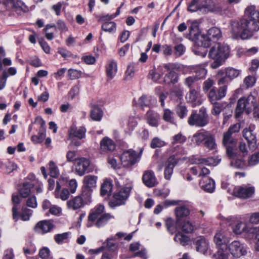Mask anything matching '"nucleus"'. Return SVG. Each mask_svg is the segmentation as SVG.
Wrapping results in <instances>:
<instances>
[{
    "label": "nucleus",
    "instance_id": "f257e3e1",
    "mask_svg": "<svg viewBox=\"0 0 259 259\" xmlns=\"http://www.w3.org/2000/svg\"><path fill=\"white\" fill-rule=\"evenodd\" d=\"M259 30V26L252 18H248L244 12V18L240 22H233L230 27V31L234 38L240 36L242 39H245L250 37L254 32Z\"/></svg>",
    "mask_w": 259,
    "mask_h": 259
},
{
    "label": "nucleus",
    "instance_id": "f03ea898",
    "mask_svg": "<svg viewBox=\"0 0 259 259\" xmlns=\"http://www.w3.org/2000/svg\"><path fill=\"white\" fill-rule=\"evenodd\" d=\"M257 93L256 91H253L247 97L240 98L237 103V106L235 111V116L236 118L241 116L244 112L247 114H249L252 111L254 110V117L259 120V112L257 109Z\"/></svg>",
    "mask_w": 259,
    "mask_h": 259
},
{
    "label": "nucleus",
    "instance_id": "7ed1b4c3",
    "mask_svg": "<svg viewBox=\"0 0 259 259\" xmlns=\"http://www.w3.org/2000/svg\"><path fill=\"white\" fill-rule=\"evenodd\" d=\"M229 47L228 46L215 44L211 48L208 57L214 61L211 63V67L215 69L223 64V62L229 57Z\"/></svg>",
    "mask_w": 259,
    "mask_h": 259
},
{
    "label": "nucleus",
    "instance_id": "20e7f679",
    "mask_svg": "<svg viewBox=\"0 0 259 259\" xmlns=\"http://www.w3.org/2000/svg\"><path fill=\"white\" fill-rule=\"evenodd\" d=\"M92 202L91 193L89 191L82 190L81 193L73 197L67 201L66 205L68 209L71 210H78L84 205Z\"/></svg>",
    "mask_w": 259,
    "mask_h": 259
},
{
    "label": "nucleus",
    "instance_id": "39448f33",
    "mask_svg": "<svg viewBox=\"0 0 259 259\" xmlns=\"http://www.w3.org/2000/svg\"><path fill=\"white\" fill-rule=\"evenodd\" d=\"M190 162L191 164L199 165V177H206L205 176L210 173V170L203 165L209 166H215L219 163V161L212 157L207 158H201L196 156H192L190 158Z\"/></svg>",
    "mask_w": 259,
    "mask_h": 259
},
{
    "label": "nucleus",
    "instance_id": "423d86ee",
    "mask_svg": "<svg viewBox=\"0 0 259 259\" xmlns=\"http://www.w3.org/2000/svg\"><path fill=\"white\" fill-rule=\"evenodd\" d=\"M208 122V116L206 113V109L204 107H201L198 112L193 111L188 120L189 125L197 127H203Z\"/></svg>",
    "mask_w": 259,
    "mask_h": 259
},
{
    "label": "nucleus",
    "instance_id": "0eeeda50",
    "mask_svg": "<svg viewBox=\"0 0 259 259\" xmlns=\"http://www.w3.org/2000/svg\"><path fill=\"white\" fill-rule=\"evenodd\" d=\"M221 30L215 27H213L207 31L206 35L201 36L202 46L204 48H207L210 46V42H217L222 37Z\"/></svg>",
    "mask_w": 259,
    "mask_h": 259
},
{
    "label": "nucleus",
    "instance_id": "6e6552de",
    "mask_svg": "<svg viewBox=\"0 0 259 259\" xmlns=\"http://www.w3.org/2000/svg\"><path fill=\"white\" fill-rule=\"evenodd\" d=\"M132 189L131 185L122 188L118 192L114 195V200L109 203L111 207L119 206L125 203V201L128 198Z\"/></svg>",
    "mask_w": 259,
    "mask_h": 259
},
{
    "label": "nucleus",
    "instance_id": "1a4fd4ad",
    "mask_svg": "<svg viewBox=\"0 0 259 259\" xmlns=\"http://www.w3.org/2000/svg\"><path fill=\"white\" fill-rule=\"evenodd\" d=\"M140 156L133 150L124 151L120 156V160L123 166L129 167L139 161Z\"/></svg>",
    "mask_w": 259,
    "mask_h": 259
},
{
    "label": "nucleus",
    "instance_id": "9d476101",
    "mask_svg": "<svg viewBox=\"0 0 259 259\" xmlns=\"http://www.w3.org/2000/svg\"><path fill=\"white\" fill-rule=\"evenodd\" d=\"M227 87L224 85L219 88L217 92L216 88H212L209 91L208 95L209 101L211 104L218 103V101L221 100L226 96Z\"/></svg>",
    "mask_w": 259,
    "mask_h": 259
},
{
    "label": "nucleus",
    "instance_id": "9b49d317",
    "mask_svg": "<svg viewBox=\"0 0 259 259\" xmlns=\"http://www.w3.org/2000/svg\"><path fill=\"white\" fill-rule=\"evenodd\" d=\"M231 254L235 257L238 258L246 253V249L244 245L238 241H234L228 246Z\"/></svg>",
    "mask_w": 259,
    "mask_h": 259
},
{
    "label": "nucleus",
    "instance_id": "f8f14e48",
    "mask_svg": "<svg viewBox=\"0 0 259 259\" xmlns=\"http://www.w3.org/2000/svg\"><path fill=\"white\" fill-rule=\"evenodd\" d=\"M254 192V188L250 185H243L238 188H236L233 194L235 196L247 198L251 197Z\"/></svg>",
    "mask_w": 259,
    "mask_h": 259
},
{
    "label": "nucleus",
    "instance_id": "ddd939ff",
    "mask_svg": "<svg viewBox=\"0 0 259 259\" xmlns=\"http://www.w3.org/2000/svg\"><path fill=\"white\" fill-rule=\"evenodd\" d=\"M223 144L226 149L228 156L230 158H234L237 154V150L236 140L233 138H223Z\"/></svg>",
    "mask_w": 259,
    "mask_h": 259
},
{
    "label": "nucleus",
    "instance_id": "4468645a",
    "mask_svg": "<svg viewBox=\"0 0 259 259\" xmlns=\"http://www.w3.org/2000/svg\"><path fill=\"white\" fill-rule=\"evenodd\" d=\"M189 26V33L187 34L186 37L194 41H196L200 35V31L199 28V23L197 21H189L187 22Z\"/></svg>",
    "mask_w": 259,
    "mask_h": 259
},
{
    "label": "nucleus",
    "instance_id": "2eb2a0df",
    "mask_svg": "<svg viewBox=\"0 0 259 259\" xmlns=\"http://www.w3.org/2000/svg\"><path fill=\"white\" fill-rule=\"evenodd\" d=\"M115 148V142L108 137H105L100 141V149L102 153L107 154L112 152Z\"/></svg>",
    "mask_w": 259,
    "mask_h": 259
},
{
    "label": "nucleus",
    "instance_id": "dca6fc26",
    "mask_svg": "<svg viewBox=\"0 0 259 259\" xmlns=\"http://www.w3.org/2000/svg\"><path fill=\"white\" fill-rule=\"evenodd\" d=\"M74 165L75 173L79 176H82L90 166V161L88 158L81 157L75 160Z\"/></svg>",
    "mask_w": 259,
    "mask_h": 259
},
{
    "label": "nucleus",
    "instance_id": "f3484780",
    "mask_svg": "<svg viewBox=\"0 0 259 259\" xmlns=\"http://www.w3.org/2000/svg\"><path fill=\"white\" fill-rule=\"evenodd\" d=\"M165 68L168 72L164 76V80L167 83H176L179 81L178 74L174 71V65L171 64H166L164 65Z\"/></svg>",
    "mask_w": 259,
    "mask_h": 259
},
{
    "label": "nucleus",
    "instance_id": "a211bd4d",
    "mask_svg": "<svg viewBox=\"0 0 259 259\" xmlns=\"http://www.w3.org/2000/svg\"><path fill=\"white\" fill-rule=\"evenodd\" d=\"M54 228V225L51 220H43L38 222L34 227L35 232L44 234L51 232Z\"/></svg>",
    "mask_w": 259,
    "mask_h": 259
},
{
    "label": "nucleus",
    "instance_id": "6ab92c4d",
    "mask_svg": "<svg viewBox=\"0 0 259 259\" xmlns=\"http://www.w3.org/2000/svg\"><path fill=\"white\" fill-rule=\"evenodd\" d=\"M255 126L250 125L248 128H246L243 131V136L248 142L249 146L254 148L256 145V135L254 132Z\"/></svg>",
    "mask_w": 259,
    "mask_h": 259
},
{
    "label": "nucleus",
    "instance_id": "aec40b11",
    "mask_svg": "<svg viewBox=\"0 0 259 259\" xmlns=\"http://www.w3.org/2000/svg\"><path fill=\"white\" fill-rule=\"evenodd\" d=\"M13 216L14 220L17 221L20 218L23 221L29 220L30 217L32 214L33 211L26 207H23L22 212L19 215L17 212V208L16 206H14L12 209Z\"/></svg>",
    "mask_w": 259,
    "mask_h": 259
},
{
    "label": "nucleus",
    "instance_id": "412c9836",
    "mask_svg": "<svg viewBox=\"0 0 259 259\" xmlns=\"http://www.w3.org/2000/svg\"><path fill=\"white\" fill-rule=\"evenodd\" d=\"M142 181L145 186L149 188L155 187L157 184L154 173L151 170H146L144 172Z\"/></svg>",
    "mask_w": 259,
    "mask_h": 259
},
{
    "label": "nucleus",
    "instance_id": "4be33fe9",
    "mask_svg": "<svg viewBox=\"0 0 259 259\" xmlns=\"http://www.w3.org/2000/svg\"><path fill=\"white\" fill-rule=\"evenodd\" d=\"M98 177L93 175H88L83 178V188L82 190L89 191L92 194L93 189L97 186Z\"/></svg>",
    "mask_w": 259,
    "mask_h": 259
},
{
    "label": "nucleus",
    "instance_id": "5701e85b",
    "mask_svg": "<svg viewBox=\"0 0 259 259\" xmlns=\"http://www.w3.org/2000/svg\"><path fill=\"white\" fill-rule=\"evenodd\" d=\"M117 63L114 60H109L106 65V73L108 79H112L117 72Z\"/></svg>",
    "mask_w": 259,
    "mask_h": 259
},
{
    "label": "nucleus",
    "instance_id": "b1692460",
    "mask_svg": "<svg viewBox=\"0 0 259 259\" xmlns=\"http://www.w3.org/2000/svg\"><path fill=\"white\" fill-rule=\"evenodd\" d=\"M206 5L200 0H192L188 6L187 10L191 12L197 11L205 13L206 12Z\"/></svg>",
    "mask_w": 259,
    "mask_h": 259
},
{
    "label": "nucleus",
    "instance_id": "393cba45",
    "mask_svg": "<svg viewBox=\"0 0 259 259\" xmlns=\"http://www.w3.org/2000/svg\"><path fill=\"white\" fill-rule=\"evenodd\" d=\"M186 99L193 106L200 105L202 103V100L199 97L198 92L195 89L190 90L186 95Z\"/></svg>",
    "mask_w": 259,
    "mask_h": 259
},
{
    "label": "nucleus",
    "instance_id": "a878e982",
    "mask_svg": "<svg viewBox=\"0 0 259 259\" xmlns=\"http://www.w3.org/2000/svg\"><path fill=\"white\" fill-rule=\"evenodd\" d=\"M36 122L40 124L41 129L39 131L38 136H33L31 137V140L35 143H39L43 141L46 137L45 121L41 117H37L36 118Z\"/></svg>",
    "mask_w": 259,
    "mask_h": 259
},
{
    "label": "nucleus",
    "instance_id": "bb28decb",
    "mask_svg": "<svg viewBox=\"0 0 259 259\" xmlns=\"http://www.w3.org/2000/svg\"><path fill=\"white\" fill-rule=\"evenodd\" d=\"M105 211V206L102 204H98L92 209L88 216L89 222H93L97 220V218L102 215Z\"/></svg>",
    "mask_w": 259,
    "mask_h": 259
},
{
    "label": "nucleus",
    "instance_id": "cd10ccee",
    "mask_svg": "<svg viewBox=\"0 0 259 259\" xmlns=\"http://www.w3.org/2000/svg\"><path fill=\"white\" fill-rule=\"evenodd\" d=\"M252 228L249 227L245 222H240L233 227V231L236 234L245 233L247 237H249L252 233H249V231Z\"/></svg>",
    "mask_w": 259,
    "mask_h": 259
},
{
    "label": "nucleus",
    "instance_id": "c85d7f7f",
    "mask_svg": "<svg viewBox=\"0 0 259 259\" xmlns=\"http://www.w3.org/2000/svg\"><path fill=\"white\" fill-rule=\"evenodd\" d=\"M199 185L202 189L209 193L213 192L215 188L214 181L208 177L202 178Z\"/></svg>",
    "mask_w": 259,
    "mask_h": 259
},
{
    "label": "nucleus",
    "instance_id": "c756f323",
    "mask_svg": "<svg viewBox=\"0 0 259 259\" xmlns=\"http://www.w3.org/2000/svg\"><path fill=\"white\" fill-rule=\"evenodd\" d=\"M190 213V208L188 204L176 207L175 209V214L177 217V224L180 223L181 218L188 216Z\"/></svg>",
    "mask_w": 259,
    "mask_h": 259
},
{
    "label": "nucleus",
    "instance_id": "7c9ffc66",
    "mask_svg": "<svg viewBox=\"0 0 259 259\" xmlns=\"http://www.w3.org/2000/svg\"><path fill=\"white\" fill-rule=\"evenodd\" d=\"M114 219V215L109 213H105L102 215L97 218L96 221L91 223L96 227L101 228L105 226L110 220Z\"/></svg>",
    "mask_w": 259,
    "mask_h": 259
},
{
    "label": "nucleus",
    "instance_id": "2f4dec72",
    "mask_svg": "<svg viewBox=\"0 0 259 259\" xmlns=\"http://www.w3.org/2000/svg\"><path fill=\"white\" fill-rule=\"evenodd\" d=\"M177 161L174 156H170L167 160L164 169V178L166 180H170L173 173V169L176 164Z\"/></svg>",
    "mask_w": 259,
    "mask_h": 259
},
{
    "label": "nucleus",
    "instance_id": "473e14b6",
    "mask_svg": "<svg viewBox=\"0 0 259 259\" xmlns=\"http://www.w3.org/2000/svg\"><path fill=\"white\" fill-rule=\"evenodd\" d=\"M209 133L207 131H199L193 135L191 141L197 146L203 144Z\"/></svg>",
    "mask_w": 259,
    "mask_h": 259
},
{
    "label": "nucleus",
    "instance_id": "72a5a7b5",
    "mask_svg": "<svg viewBox=\"0 0 259 259\" xmlns=\"http://www.w3.org/2000/svg\"><path fill=\"white\" fill-rule=\"evenodd\" d=\"M61 186L58 182H56V189L54 192L55 197L60 198L62 200L65 201L69 197L70 192L66 188L61 190Z\"/></svg>",
    "mask_w": 259,
    "mask_h": 259
},
{
    "label": "nucleus",
    "instance_id": "f704fd0d",
    "mask_svg": "<svg viewBox=\"0 0 259 259\" xmlns=\"http://www.w3.org/2000/svg\"><path fill=\"white\" fill-rule=\"evenodd\" d=\"M85 133L86 130L83 127L76 128L74 126H71L69 131V137L70 139L76 137L81 139L85 137Z\"/></svg>",
    "mask_w": 259,
    "mask_h": 259
},
{
    "label": "nucleus",
    "instance_id": "c9c22d12",
    "mask_svg": "<svg viewBox=\"0 0 259 259\" xmlns=\"http://www.w3.org/2000/svg\"><path fill=\"white\" fill-rule=\"evenodd\" d=\"M194 241L197 251L204 254L208 249V243L205 238L199 236L197 237Z\"/></svg>",
    "mask_w": 259,
    "mask_h": 259
},
{
    "label": "nucleus",
    "instance_id": "e433bc0d",
    "mask_svg": "<svg viewBox=\"0 0 259 259\" xmlns=\"http://www.w3.org/2000/svg\"><path fill=\"white\" fill-rule=\"evenodd\" d=\"M206 64H202L194 65L191 67L193 72H194L197 79H200L205 77L207 73V70L205 69Z\"/></svg>",
    "mask_w": 259,
    "mask_h": 259
},
{
    "label": "nucleus",
    "instance_id": "4c0bfd02",
    "mask_svg": "<svg viewBox=\"0 0 259 259\" xmlns=\"http://www.w3.org/2000/svg\"><path fill=\"white\" fill-rule=\"evenodd\" d=\"M147 122L148 124L153 127H157L158 125L159 115L152 111L149 110L146 114Z\"/></svg>",
    "mask_w": 259,
    "mask_h": 259
},
{
    "label": "nucleus",
    "instance_id": "58836bf2",
    "mask_svg": "<svg viewBox=\"0 0 259 259\" xmlns=\"http://www.w3.org/2000/svg\"><path fill=\"white\" fill-rule=\"evenodd\" d=\"M214 242L218 246H221L227 243L228 241V238L226 236L224 231L218 230L214 237Z\"/></svg>",
    "mask_w": 259,
    "mask_h": 259
},
{
    "label": "nucleus",
    "instance_id": "ea45409f",
    "mask_svg": "<svg viewBox=\"0 0 259 259\" xmlns=\"http://www.w3.org/2000/svg\"><path fill=\"white\" fill-rule=\"evenodd\" d=\"M112 184L110 181L106 180L101 185L100 194L102 197H108L111 195Z\"/></svg>",
    "mask_w": 259,
    "mask_h": 259
},
{
    "label": "nucleus",
    "instance_id": "a19ab883",
    "mask_svg": "<svg viewBox=\"0 0 259 259\" xmlns=\"http://www.w3.org/2000/svg\"><path fill=\"white\" fill-rule=\"evenodd\" d=\"M245 13L246 16H247L248 18H252V19L256 22L257 24L258 25V23H259V12L256 11L254 6L250 5L248 6L245 9Z\"/></svg>",
    "mask_w": 259,
    "mask_h": 259
},
{
    "label": "nucleus",
    "instance_id": "79ce46f5",
    "mask_svg": "<svg viewBox=\"0 0 259 259\" xmlns=\"http://www.w3.org/2000/svg\"><path fill=\"white\" fill-rule=\"evenodd\" d=\"M35 184L24 182L22 187L19 189V193L22 197L26 198L28 197L31 192V189L34 187Z\"/></svg>",
    "mask_w": 259,
    "mask_h": 259
},
{
    "label": "nucleus",
    "instance_id": "37998d69",
    "mask_svg": "<svg viewBox=\"0 0 259 259\" xmlns=\"http://www.w3.org/2000/svg\"><path fill=\"white\" fill-rule=\"evenodd\" d=\"M92 109L91 111L90 116L92 120L100 121L103 116V111L99 107L92 105Z\"/></svg>",
    "mask_w": 259,
    "mask_h": 259
},
{
    "label": "nucleus",
    "instance_id": "c03bdc74",
    "mask_svg": "<svg viewBox=\"0 0 259 259\" xmlns=\"http://www.w3.org/2000/svg\"><path fill=\"white\" fill-rule=\"evenodd\" d=\"M178 224L180 226L182 231L186 233H191L195 229V226L189 220H186Z\"/></svg>",
    "mask_w": 259,
    "mask_h": 259
},
{
    "label": "nucleus",
    "instance_id": "a18cd8bd",
    "mask_svg": "<svg viewBox=\"0 0 259 259\" xmlns=\"http://www.w3.org/2000/svg\"><path fill=\"white\" fill-rule=\"evenodd\" d=\"M204 146L210 150H214L217 148V144L215 141L214 137L212 134L209 133L203 143Z\"/></svg>",
    "mask_w": 259,
    "mask_h": 259
},
{
    "label": "nucleus",
    "instance_id": "49530a36",
    "mask_svg": "<svg viewBox=\"0 0 259 259\" xmlns=\"http://www.w3.org/2000/svg\"><path fill=\"white\" fill-rule=\"evenodd\" d=\"M174 240L176 242L180 243L181 245L185 246L188 244L190 241V238L183 234L181 232H179L176 234Z\"/></svg>",
    "mask_w": 259,
    "mask_h": 259
},
{
    "label": "nucleus",
    "instance_id": "de8ad7c7",
    "mask_svg": "<svg viewBox=\"0 0 259 259\" xmlns=\"http://www.w3.org/2000/svg\"><path fill=\"white\" fill-rule=\"evenodd\" d=\"M162 118L165 121L169 122L172 124H176L174 113L168 109H165L164 110Z\"/></svg>",
    "mask_w": 259,
    "mask_h": 259
},
{
    "label": "nucleus",
    "instance_id": "09e8293b",
    "mask_svg": "<svg viewBox=\"0 0 259 259\" xmlns=\"http://www.w3.org/2000/svg\"><path fill=\"white\" fill-rule=\"evenodd\" d=\"M48 168L51 177L53 178H57L59 176V169L56 164L53 161H50L49 162Z\"/></svg>",
    "mask_w": 259,
    "mask_h": 259
},
{
    "label": "nucleus",
    "instance_id": "8fccbe9b",
    "mask_svg": "<svg viewBox=\"0 0 259 259\" xmlns=\"http://www.w3.org/2000/svg\"><path fill=\"white\" fill-rule=\"evenodd\" d=\"M249 233H252L249 237H255L254 248L256 250L259 251V227H253L249 231Z\"/></svg>",
    "mask_w": 259,
    "mask_h": 259
},
{
    "label": "nucleus",
    "instance_id": "3c124183",
    "mask_svg": "<svg viewBox=\"0 0 259 259\" xmlns=\"http://www.w3.org/2000/svg\"><path fill=\"white\" fill-rule=\"evenodd\" d=\"M187 140L186 137L182 133H179L171 137V145L174 146L177 144H183Z\"/></svg>",
    "mask_w": 259,
    "mask_h": 259
},
{
    "label": "nucleus",
    "instance_id": "603ef678",
    "mask_svg": "<svg viewBox=\"0 0 259 259\" xmlns=\"http://www.w3.org/2000/svg\"><path fill=\"white\" fill-rule=\"evenodd\" d=\"M240 130V124L239 123H236L231 126L227 132L225 133L223 135V138H233L232 135L234 133H238Z\"/></svg>",
    "mask_w": 259,
    "mask_h": 259
},
{
    "label": "nucleus",
    "instance_id": "864d4df0",
    "mask_svg": "<svg viewBox=\"0 0 259 259\" xmlns=\"http://www.w3.org/2000/svg\"><path fill=\"white\" fill-rule=\"evenodd\" d=\"M256 79L254 76L248 75L245 77L243 80L242 88L248 89L252 87L255 84Z\"/></svg>",
    "mask_w": 259,
    "mask_h": 259
},
{
    "label": "nucleus",
    "instance_id": "5fc2aeb1",
    "mask_svg": "<svg viewBox=\"0 0 259 259\" xmlns=\"http://www.w3.org/2000/svg\"><path fill=\"white\" fill-rule=\"evenodd\" d=\"M188 112L187 107L184 105L180 104L176 107V114L181 119L186 117Z\"/></svg>",
    "mask_w": 259,
    "mask_h": 259
},
{
    "label": "nucleus",
    "instance_id": "6e6d98bb",
    "mask_svg": "<svg viewBox=\"0 0 259 259\" xmlns=\"http://www.w3.org/2000/svg\"><path fill=\"white\" fill-rule=\"evenodd\" d=\"M69 233L65 232L62 234H58L55 235L54 240L58 244H62L68 238Z\"/></svg>",
    "mask_w": 259,
    "mask_h": 259
},
{
    "label": "nucleus",
    "instance_id": "4d7b16f0",
    "mask_svg": "<svg viewBox=\"0 0 259 259\" xmlns=\"http://www.w3.org/2000/svg\"><path fill=\"white\" fill-rule=\"evenodd\" d=\"M240 71L233 68H228L226 70V75L230 80L237 77L240 74Z\"/></svg>",
    "mask_w": 259,
    "mask_h": 259
},
{
    "label": "nucleus",
    "instance_id": "13d9d810",
    "mask_svg": "<svg viewBox=\"0 0 259 259\" xmlns=\"http://www.w3.org/2000/svg\"><path fill=\"white\" fill-rule=\"evenodd\" d=\"M102 28L106 32H114L116 29V24L114 22H105L102 25Z\"/></svg>",
    "mask_w": 259,
    "mask_h": 259
},
{
    "label": "nucleus",
    "instance_id": "bf43d9fd",
    "mask_svg": "<svg viewBox=\"0 0 259 259\" xmlns=\"http://www.w3.org/2000/svg\"><path fill=\"white\" fill-rule=\"evenodd\" d=\"M151 98L145 95L142 96L138 100V104L142 107L149 106L151 103Z\"/></svg>",
    "mask_w": 259,
    "mask_h": 259
},
{
    "label": "nucleus",
    "instance_id": "052dcab7",
    "mask_svg": "<svg viewBox=\"0 0 259 259\" xmlns=\"http://www.w3.org/2000/svg\"><path fill=\"white\" fill-rule=\"evenodd\" d=\"M206 11H209L215 13H220L222 11V8L220 5L216 4L212 2L209 5H206Z\"/></svg>",
    "mask_w": 259,
    "mask_h": 259
},
{
    "label": "nucleus",
    "instance_id": "680f3d73",
    "mask_svg": "<svg viewBox=\"0 0 259 259\" xmlns=\"http://www.w3.org/2000/svg\"><path fill=\"white\" fill-rule=\"evenodd\" d=\"M165 143L158 138H154L151 141L150 146L152 148H159L164 146Z\"/></svg>",
    "mask_w": 259,
    "mask_h": 259
},
{
    "label": "nucleus",
    "instance_id": "e2e57ef3",
    "mask_svg": "<svg viewBox=\"0 0 259 259\" xmlns=\"http://www.w3.org/2000/svg\"><path fill=\"white\" fill-rule=\"evenodd\" d=\"M214 84V81L213 80L208 78L206 80L203 84V90L204 92H207L209 90H211L213 87V84Z\"/></svg>",
    "mask_w": 259,
    "mask_h": 259
},
{
    "label": "nucleus",
    "instance_id": "0e129e2a",
    "mask_svg": "<svg viewBox=\"0 0 259 259\" xmlns=\"http://www.w3.org/2000/svg\"><path fill=\"white\" fill-rule=\"evenodd\" d=\"M81 72L76 69H70L68 70V76L71 79L78 78L81 76Z\"/></svg>",
    "mask_w": 259,
    "mask_h": 259
},
{
    "label": "nucleus",
    "instance_id": "69168bd1",
    "mask_svg": "<svg viewBox=\"0 0 259 259\" xmlns=\"http://www.w3.org/2000/svg\"><path fill=\"white\" fill-rule=\"evenodd\" d=\"M232 160L231 161V165L233 167L237 168H243L244 166V162L241 159H235L232 158Z\"/></svg>",
    "mask_w": 259,
    "mask_h": 259
},
{
    "label": "nucleus",
    "instance_id": "338daca9",
    "mask_svg": "<svg viewBox=\"0 0 259 259\" xmlns=\"http://www.w3.org/2000/svg\"><path fill=\"white\" fill-rule=\"evenodd\" d=\"M212 104L213 106L211 110V113L214 115H219L223 109L222 104L220 103H216Z\"/></svg>",
    "mask_w": 259,
    "mask_h": 259
},
{
    "label": "nucleus",
    "instance_id": "774afa93",
    "mask_svg": "<svg viewBox=\"0 0 259 259\" xmlns=\"http://www.w3.org/2000/svg\"><path fill=\"white\" fill-rule=\"evenodd\" d=\"M259 162V153L252 155L248 159V164L254 166Z\"/></svg>",
    "mask_w": 259,
    "mask_h": 259
}]
</instances>
